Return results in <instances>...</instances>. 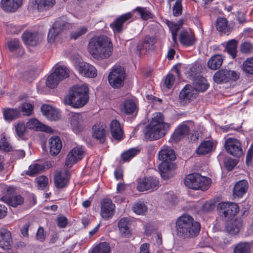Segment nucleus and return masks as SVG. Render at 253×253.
<instances>
[{
    "instance_id": "1",
    "label": "nucleus",
    "mask_w": 253,
    "mask_h": 253,
    "mask_svg": "<svg viewBox=\"0 0 253 253\" xmlns=\"http://www.w3.org/2000/svg\"><path fill=\"white\" fill-rule=\"evenodd\" d=\"M88 50L95 59H107L112 54L113 44L111 40L105 36H94L89 41Z\"/></svg>"
},
{
    "instance_id": "2",
    "label": "nucleus",
    "mask_w": 253,
    "mask_h": 253,
    "mask_svg": "<svg viewBox=\"0 0 253 253\" xmlns=\"http://www.w3.org/2000/svg\"><path fill=\"white\" fill-rule=\"evenodd\" d=\"M200 224L194 221L193 218L187 214L179 217L176 222L177 235L180 238L188 239L197 236L200 230Z\"/></svg>"
},
{
    "instance_id": "3",
    "label": "nucleus",
    "mask_w": 253,
    "mask_h": 253,
    "mask_svg": "<svg viewBox=\"0 0 253 253\" xmlns=\"http://www.w3.org/2000/svg\"><path fill=\"white\" fill-rule=\"evenodd\" d=\"M89 89L86 85H75L64 98V103L74 108H80L88 101Z\"/></svg>"
},
{
    "instance_id": "4",
    "label": "nucleus",
    "mask_w": 253,
    "mask_h": 253,
    "mask_svg": "<svg viewBox=\"0 0 253 253\" xmlns=\"http://www.w3.org/2000/svg\"><path fill=\"white\" fill-rule=\"evenodd\" d=\"M169 127V125L164 122L163 115L160 112L156 113L146 127L145 137L150 141L158 139L165 135Z\"/></svg>"
},
{
    "instance_id": "5",
    "label": "nucleus",
    "mask_w": 253,
    "mask_h": 253,
    "mask_svg": "<svg viewBox=\"0 0 253 253\" xmlns=\"http://www.w3.org/2000/svg\"><path fill=\"white\" fill-rule=\"evenodd\" d=\"M210 179L198 173L189 174L184 179L185 185L194 190H207L210 187Z\"/></svg>"
},
{
    "instance_id": "6",
    "label": "nucleus",
    "mask_w": 253,
    "mask_h": 253,
    "mask_svg": "<svg viewBox=\"0 0 253 253\" xmlns=\"http://www.w3.org/2000/svg\"><path fill=\"white\" fill-rule=\"evenodd\" d=\"M125 77L126 72L124 67L115 65L109 74L108 82L113 88H119L123 85Z\"/></svg>"
},
{
    "instance_id": "7",
    "label": "nucleus",
    "mask_w": 253,
    "mask_h": 253,
    "mask_svg": "<svg viewBox=\"0 0 253 253\" xmlns=\"http://www.w3.org/2000/svg\"><path fill=\"white\" fill-rule=\"evenodd\" d=\"M71 27L70 23L68 21L66 17L63 16L58 19L53 24L52 27L49 30L47 35V42L52 43L55 38L66 29Z\"/></svg>"
},
{
    "instance_id": "8",
    "label": "nucleus",
    "mask_w": 253,
    "mask_h": 253,
    "mask_svg": "<svg viewBox=\"0 0 253 253\" xmlns=\"http://www.w3.org/2000/svg\"><path fill=\"white\" fill-rule=\"evenodd\" d=\"M239 77L240 74L235 71L221 69L214 73L213 80L215 83L221 84L230 81H236L239 79Z\"/></svg>"
},
{
    "instance_id": "9",
    "label": "nucleus",
    "mask_w": 253,
    "mask_h": 253,
    "mask_svg": "<svg viewBox=\"0 0 253 253\" xmlns=\"http://www.w3.org/2000/svg\"><path fill=\"white\" fill-rule=\"evenodd\" d=\"M220 215L227 219L234 217L239 211L238 205L234 203L222 202L218 205Z\"/></svg>"
},
{
    "instance_id": "10",
    "label": "nucleus",
    "mask_w": 253,
    "mask_h": 253,
    "mask_svg": "<svg viewBox=\"0 0 253 253\" xmlns=\"http://www.w3.org/2000/svg\"><path fill=\"white\" fill-rule=\"evenodd\" d=\"M5 190L6 193L2 196L0 200L4 203L13 207H16L22 205L24 202V199L20 195H15L11 197L15 189L12 186H6Z\"/></svg>"
},
{
    "instance_id": "11",
    "label": "nucleus",
    "mask_w": 253,
    "mask_h": 253,
    "mask_svg": "<svg viewBox=\"0 0 253 253\" xmlns=\"http://www.w3.org/2000/svg\"><path fill=\"white\" fill-rule=\"evenodd\" d=\"M69 122L72 129L75 133H79L84 130L85 126V122L82 114L71 113Z\"/></svg>"
},
{
    "instance_id": "12",
    "label": "nucleus",
    "mask_w": 253,
    "mask_h": 253,
    "mask_svg": "<svg viewBox=\"0 0 253 253\" xmlns=\"http://www.w3.org/2000/svg\"><path fill=\"white\" fill-rule=\"evenodd\" d=\"M225 148L227 152L235 157L242 155V149L240 141L235 138H229L225 143Z\"/></svg>"
},
{
    "instance_id": "13",
    "label": "nucleus",
    "mask_w": 253,
    "mask_h": 253,
    "mask_svg": "<svg viewBox=\"0 0 253 253\" xmlns=\"http://www.w3.org/2000/svg\"><path fill=\"white\" fill-rule=\"evenodd\" d=\"M76 68L79 73L84 77L92 78L97 75L96 69L86 62H80L76 66Z\"/></svg>"
},
{
    "instance_id": "14",
    "label": "nucleus",
    "mask_w": 253,
    "mask_h": 253,
    "mask_svg": "<svg viewBox=\"0 0 253 253\" xmlns=\"http://www.w3.org/2000/svg\"><path fill=\"white\" fill-rule=\"evenodd\" d=\"M101 215L105 219L111 218L114 214L115 206L110 199H104L101 202Z\"/></svg>"
},
{
    "instance_id": "15",
    "label": "nucleus",
    "mask_w": 253,
    "mask_h": 253,
    "mask_svg": "<svg viewBox=\"0 0 253 253\" xmlns=\"http://www.w3.org/2000/svg\"><path fill=\"white\" fill-rule=\"evenodd\" d=\"M159 183L158 179L156 177L144 178L141 182L138 183L137 189L139 191H144L148 190H154L158 188Z\"/></svg>"
},
{
    "instance_id": "16",
    "label": "nucleus",
    "mask_w": 253,
    "mask_h": 253,
    "mask_svg": "<svg viewBox=\"0 0 253 253\" xmlns=\"http://www.w3.org/2000/svg\"><path fill=\"white\" fill-rule=\"evenodd\" d=\"M176 168L174 164L169 162H162L158 167L159 172L164 179H168L172 177L173 170Z\"/></svg>"
},
{
    "instance_id": "17",
    "label": "nucleus",
    "mask_w": 253,
    "mask_h": 253,
    "mask_svg": "<svg viewBox=\"0 0 253 253\" xmlns=\"http://www.w3.org/2000/svg\"><path fill=\"white\" fill-rule=\"evenodd\" d=\"M132 14L128 12L118 17L113 23L110 24L114 32L120 33L123 30V24L132 18Z\"/></svg>"
},
{
    "instance_id": "18",
    "label": "nucleus",
    "mask_w": 253,
    "mask_h": 253,
    "mask_svg": "<svg viewBox=\"0 0 253 253\" xmlns=\"http://www.w3.org/2000/svg\"><path fill=\"white\" fill-rule=\"evenodd\" d=\"M158 158L162 162L171 163L176 159V156L174 150L170 147L164 146L159 152Z\"/></svg>"
},
{
    "instance_id": "19",
    "label": "nucleus",
    "mask_w": 253,
    "mask_h": 253,
    "mask_svg": "<svg viewBox=\"0 0 253 253\" xmlns=\"http://www.w3.org/2000/svg\"><path fill=\"white\" fill-rule=\"evenodd\" d=\"M189 126L184 123L179 125L171 135V139L175 142L180 141L189 134Z\"/></svg>"
},
{
    "instance_id": "20",
    "label": "nucleus",
    "mask_w": 253,
    "mask_h": 253,
    "mask_svg": "<svg viewBox=\"0 0 253 253\" xmlns=\"http://www.w3.org/2000/svg\"><path fill=\"white\" fill-rule=\"evenodd\" d=\"M243 226V221L241 218H235L228 222L225 226L227 233L231 235L238 234Z\"/></svg>"
},
{
    "instance_id": "21",
    "label": "nucleus",
    "mask_w": 253,
    "mask_h": 253,
    "mask_svg": "<svg viewBox=\"0 0 253 253\" xmlns=\"http://www.w3.org/2000/svg\"><path fill=\"white\" fill-rule=\"evenodd\" d=\"M22 0H1V8L6 12H13L21 6Z\"/></svg>"
},
{
    "instance_id": "22",
    "label": "nucleus",
    "mask_w": 253,
    "mask_h": 253,
    "mask_svg": "<svg viewBox=\"0 0 253 253\" xmlns=\"http://www.w3.org/2000/svg\"><path fill=\"white\" fill-rule=\"evenodd\" d=\"M131 219L129 217H123L118 223L120 234L123 237H128L130 235Z\"/></svg>"
},
{
    "instance_id": "23",
    "label": "nucleus",
    "mask_w": 253,
    "mask_h": 253,
    "mask_svg": "<svg viewBox=\"0 0 253 253\" xmlns=\"http://www.w3.org/2000/svg\"><path fill=\"white\" fill-rule=\"evenodd\" d=\"M12 244L11 233L6 229L0 230V247L3 250L9 249Z\"/></svg>"
},
{
    "instance_id": "24",
    "label": "nucleus",
    "mask_w": 253,
    "mask_h": 253,
    "mask_svg": "<svg viewBox=\"0 0 253 253\" xmlns=\"http://www.w3.org/2000/svg\"><path fill=\"white\" fill-rule=\"evenodd\" d=\"M92 129L93 137L99 140L101 143L104 142L106 135L105 125L101 123L95 124L93 126Z\"/></svg>"
},
{
    "instance_id": "25",
    "label": "nucleus",
    "mask_w": 253,
    "mask_h": 253,
    "mask_svg": "<svg viewBox=\"0 0 253 253\" xmlns=\"http://www.w3.org/2000/svg\"><path fill=\"white\" fill-rule=\"evenodd\" d=\"M156 42V39L153 37L147 36L143 41L139 42L136 46L137 50L140 51L142 49L154 50L155 48V44Z\"/></svg>"
},
{
    "instance_id": "26",
    "label": "nucleus",
    "mask_w": 253,
    "mask_h": 253,
    "mask_svg": "<svg viewBox=\"0 0 253 253\" xmlns=\"http://www.w3.org/2000/svg\"><path fill=\"white\" fill-rule=\"evenodd\" d=\"M41 111L43 115L49 120L57 121L59 119L58 111L50 105H43L41 107Z\"/></svg>"
},
{
    "instance_id": "27",
    "label": "nucleus",
    "mask_w": 253,
    "mask_h": 253,
    "mask_svg": "<svg viewBox=\"0 0 253 253\" xmlns=\"http://www.w3.org/2000/svg\"><path fill=\"white\" fill-rule=\"evenodd\" d=\"M22 38L24 42L30 46H34L39 43V38L38 33L37 32H25Z\"/></svg>"
},
{
    "instance_id": "28",
    "label": "nucleus",
    "mask_w": 253,
    "mask_h": 253,
    "mask_svg": "<svg viewBox=\"0 0 253 253\" xmlns=\"http://www.w3.org/2000/svg\"><path fill=\"white\" fill-rule=\"evenodd\" d=\"M49 152L51 155L56 156L60 152L62 143L59 137L52 136L49 140Z\"/></svg>"
},
{
    "instance_id": "29",
    "label": "nucleus",
    "mask_w": 253,
    "mask_h": 253,
    "mask_svg": "<svg viewBox=\"0 0 253 253\" xmlns=\"http://www.w3.org/2000/svg\"><path fill=\"white\" fill-rule=\"evenodd\" d=\"M110 131L113 137L117 140L123 139V132L120 123L117 120H113L110 125Z\"/></svg>"
},
{
    "instance_id": "30",
    "label": "nucleus",
    "mask_w": 253,
    "mask_h": 253,
    "mask_svg": "<svg viewBox=\"0 0 253 253\" xmlns=\"http://www.w3.org/2000/svg\"><path fill=\"white\" fill-rule=\"evenodd\" d=\"M197 95V92L195 87L190 85H186L181 91L179 94V98L183 101L192 100Z\"/></svg>"
},
{
    "instance_id": "31",
    "label": "nucleus",
    "mask_w": 253,
    "mask_h": 253,
    "mask_svg": "<svg viewBox=\"0 0 253 253\" xmlns=\"http://www.w3.org/2000/svg\"><path fill=\"white\" fill-rule=\"evenodd\" d=\"M248 182L246 180H242L237 182L233 188L234 196L242 197L248 189Z\"/></svg>"
},
{
    "instance_id": "32",
    "label": "nucleus",
    "mask_w": 253,
    "mask_h": 253,
    "mask_svg": "<svg viewBox=\"0 0 253 253\" xmlns=\"http://www.w3.org/2000/svg\"><path fill=\"white\" fill-rule=\"evenodd\" d=\"M70 178L68 171L66 170L64 173H59L54 177V183L57 188H61L65 187Z\"/></svg>"
},
{
    "instance_id": "33",
    "label": "nucleus",
    "mask_w": 253,
    "mask_h": 253,
    "mask_svg": "<svg viewBox=\"0 0 253 253\" xmlns=\"http://www.w3.org/2000/svg\"><path fill=\"white\" fill-rule=\"evenodd\" d=\"M223 57L221 54L213 55L208 62V67L213 70L219 69L223 63Z\"/></svg>"
},
{
    "instance_id": "34",
    "label": "nucleus",
    "mask_w": 253,
    "mask_h": 253,
    "mask_svg": "<svg viewBox=\"0 0 253 253\" xmlns=\"http://www.w3.org/2000/svg\"><path fill=\"white\" fill-rule=\"evenodd\" d=\"M179 40L182 44L186 46L192 45L195 42L194 35L186 31L181 32Z\"/></svg>"
},
{
    "instance_id": "35",
    "label": "nucleus",
    "mask_w": 253,
    "mask_h": 253,
    "mask_svg": "<svg viewBox=\"0 0 253 253\" xmlns=\"http://www.w3.org/2000/svg\"><path fill=\"white\" fill-rule=\"evenodd\" d=\"M37 9L40 11L48 10L55 4V0H35Z\"/></svg>"
},
{
    "instance_id": "36",
    "label": "nucleus",
    "mask_w": 253,
    "mask_h": 253,
    "mask_svg": "<svg viewBox=\"0 0 253 253\" xmlns=\"http://www.w3.org/2000/svg\"><path fill=\"white\" fill-rule=\"evenodd\" d=\"M20 112L16 109L7 108L3 110V115L5 120L11 121L19 117Z\"/></svg>"
},
{
    "instance_id": "37",
    "label": "nucleus",
    "mask_w": 253,
    "mask_h": 253,
    "mask_svg": "<svg viewBox=\"0 0 253 253\" xmlns=\"http://www.w3.org/2000/svg\"><path fill=\"white\" fill-rule=\"evenodd\" d=\"M136 110L135 103L131 99L126 100L122 107V110L125 114L130 115L133 114Z\"/></svg>"
},
{
    "instance_id": "38",
    "label": "nucleus",
    "mask_w": 253,
    "mask_h": 253,
    "mask_svg": "<svg viewBox=\"0 0 253 253\" xmlns=\"http://www.w3.org/2000/svg\"><path fill=\"white\" fill-rule=\"evenodd\" d=\"M212 148V143L210 141H205L201 143L196 152L198 155H205L208 153Z\"/></svg>"
},
{
    "instance_id": "39",
    "label": "nucleus",
    "mask_w": 253,
    "mask_h": 253,
    "mask_svg": "<svg viewBox=\"0 0 253 253\" xmlns=\"http://www.w3.org/2000/svg\"><path fill=\"white\" fill-rule=\"evenodd\" d=\"M110 247L109 244L103 242L101 243L94 247L91 251V253H109Z\"/></svg>"
},
{
    "instance_id": "40",
    "label": "nucleus",
    "mask_w": 253,
    "mask_h": 253,
    "mask_svg": "<svg viewBox=\"0 0 253 253\" xmlns=\"http://www.w3.org/2000/svg\"><path fill=\"white\" fill-rule=\"evenodd\" d=\"M53 73L56 77L58 78V80L60 81L69 76L68 70L66 67L63 66L56 68Z\"/></svg>"
},
{
    "instance_id": "41",
    "label": "nucleus",
    "mask_w": 253,
    "mask_h": 253,
    "mask_svg": "<svg viewBox=\"0 0 253 253\" xmlns=\"http://www.w3.org/2000/svg\"><path fill=\"white\" fill-rule=\"evenodd\" d=\"M251 246L248 243H240L234 249V253H250Z\"/></svg>"
},
{
    "instance_id": "42",
    "label": "nucleus",
    "mask_w": 253,
    "mask_h": 253,
    "mask_svg": "<svg viewBox=\"0 0 253 253\" xmlns=\"http://www.w3.org/2000/svg\"><path fill=\"white\" fill-rule=\"evenodd\" d=\"M43 169V167L42 165L33 164L29 166L28 170L26 171V174L30 176H34L41 172Z\"/></svg>"
},
{
    "instance_id": "43",
    "label": "nucleus",
    "mask_w": 253,
    "mask_h": 253,
    "mask_svg": "<svg viewBox=\"0 0 253 253\" xmlns=\"http://www.w3.org/2000/svg\"><path fill=\"white\" fill-rule=\"evenodd\" d=\"M237 42L234 40H232L228 42L226 45V50L229 54L234 58L236 56L237 53Z\"/></svg>"
},
{
    "instance_id": "44",
    "label": "nucleus",
    "mask_w": 253,
    "mask_h": 253,
    "mask_svg": "<svg viewBox=\"0 0 253 253\" xmlns=\"http://www.w3.org/2000/svg\"><path fill=\"white\" fill-rule=\"evenodd\" d=\"M167 24L171 31L173 41L174 43H176L177 38V33L179 29H180L179 25H178L177 23L171 22L169 21H167Z\"/></svg>"
},
{
    "instance_id": "45",
    "label": "nucleus",
    "mask_w": 253,
    "mask_h": 253,
    "mask_svg": "<svg viewBox=\"0 0 253 253\" xmlns=\"http://www.w3.org/2000/svg\"><path fill=\"white\" fill-rule=\"evenodd\" d=\"M58 78L52 73L47 78L46 81V85L49 88H54L60 82V80H58Z\"/></svg>"
},
{
    "instance_id": "46",
    "label": "nucleus",
    "mask_w": 253,
    "mask_h": 253,
    "mask_svg": "<svg viewBox=\"0 0 253 253\" xmlns=\"http://www.w3.org/2000/svg\"><path fill=\"white\" fill-rule=\"evenodd\" d=\"M77 149H73L72 151L68 154L67 156L65 164L67 166L71 167L73 164L76 163L78 160H79L75 155H73L74 153L78 152Z\"/></svg>"
},
{
    "instance_id": "47",
    "label": "nucleus",
    "mask_w": 253,
    "mask_h": 253,
    "mask_svg": "<svg viewBox=\"0 0 253 253\" xmlns=\"http://www.w3.org/2000/svg\"><path fill=\"white\" fill-rule=\"evenodd\" d=\"M26 127L23 123L19 122L15 126V131L16 134L20 138H23L26 133Z\"/></svg>"
},
{
    "instance_id": "48",
    "label": "nucleus",
    "mask_w": 253,
    "mask_h": 253,
    "mask_svg": "<svg viewBox=\"0 0 253 253\" xmlns=\"http://www.w3.org/2000/svg\"><path fill=\"white\" fill-rule=\"evenodd\" d=\"M243 70L249 74H253V57L248 58L243 64Z\"/></svg>"
},
{
    "instance_id": "49",
    "label": "nucleus",
    "mask_w": 253,
    "mask_h": 253,
    "mask_svg": "<svg viewBox=\"0 0 253 253\" xmlns=\"http://www.w3.org/2000/svg\"><path fill=\"white\" fill-rule=\"evenodd\" d=\"M139 152V151L137 149H130L122 154V159L125 162L128 161L130 159L134 157Z\"/></svg>"
},
{
    "instance_id": "50",
    "label": "nucleus",
    "mask_w": 253,
    "mask_h": 253,
    "mask_svg": "<svg viewBox=\"0 0 253 253\" xmlns=\"http://www.w3.org/2000/svg\"><path fill=\"white\" fill-rule=\"evenodd\" d=\"M209 86V85L206 80L204 78H201L200 82L196 84L195 88L196 92H204L208 88Z\"/></svg>"
},
{
    "instance_id": "51",
    "label": "nucleus",
    "mask_w": 253,
    "mask_h": 253,
    "mask_svg": "<svg viewBox=\"0 0 253 253\" xmlns=\"http://www.w3.org/2000/svg\"><path fill=\"white\" fill-rule=\"evenodd\" d=\"M135 10L138 12L143 20H146L152 18V14L146 8L137 7Z\"/></svg>"
},
{
    "instance_id": "52",
    "label": "nucleus",
    "mask_w": 253,
    "mask_h": 253,
    "mask_svg": "<svg viewBox=\"0 0 253 253\" xmlns=\"http://www.w3.org/2000/svg\"><path fill=\"white\" fill-rule=\"evenodd\" d=\"M37 75V74L34 70L26 71L23 74L22 79L26 82L31 83L35 79Z\"/></svg>"
},
{
    "instance_id": "53",
    "label": "nucleus",
    "mask_w": 253,
    "mask_h": 253,
    "mask_svg": "<svg viewBox=\"0 0 253 253\" xmlns=\"http://www.w3.org/2000/svg\"><path fill=\"white\" fill-rule=\"evenodd\" d=\"M182 0H176L172 7V14L174 16H178L182 12Z\"/></svg>"
},
{
    "instance_id": "54",
    "label": "nucleus",
    "mask_w": 253,
    "mask_h": 253,
    "mask_svg": "<svg viewBox=\"0 0 253 253\" xmlns=\"http://www.w3.org/2000/svg\"><path fill=\"white\" fill-rule=\"evenodd\" d=\"M228 22L225 18H218L216 20V27L219 31H224L227 26Z\"/></svg>"
},
{
    "instance_id": "55",
    "label": "nucleus",
    "mask_w": 253,
    "mask_h": 253,
    "mask_svg": "<svg viewBox=\"0 0 253 253\" xmlns=\"http://www.w3.org/2000/svg\"><path fill=\"white\" fill-rule=\"evenodd\" d=\"M36 181L39 189H43L47 186L48 178L43 175L39 176L36 178Z\"/></svg>"
},
{
    "instance_id": "56",
    "label": "nucleus",
    "mask_w": 253,
    "mask_h": 253,
    "mask_svg": "<svg viewBox=\"0 0 253 253\" xmlns=\"http://www.w3.org/2000/svg\"><path fill=\"white\" fill-rule=\"evenodd\" d=\"M87 31V29L85 27H81L78 28L76 31L71 33L70 36L72 39L76 40L84 34Z\"/></svg>"
},
{
    "instance_id": "57",
    "label": "nucleus",
    "mask_w": 253,
    "mask_h": 253,
    "mask_svg": "<svg viewBox=\"0 0 253 253\" xmlns=\"http://www.w3.org/2000/svg\"><path fill=\"white\" fill-rule=\"evenodd\" d=\"M21 110L24 115L30 116L33 111V106L30 103H24L21 106Z\"/></svg>"
},
{
    "instance_id": "58",
    "label": "nucleus",
    "mask_w": 253,
    "mask_h": 253,
    "mask_svg": "<svg viewBox=\"0 0 253 253\" xmlns=\"http://www.w3.org/2000/svg\"><path fill=\"white\" fill-rule=\"evenodd\" d=\"M42 125L37 119H32L27 123L26 126L29 129L40 130Z\"/></svg>"
},
{
    "instance_id": "59",
    "label": "nucleus",
    "mask_w": 253,
    "mask_h": 253,
    "mask_svg": "<svg viewBox=\"0 0 253 253\" xmlns=\"http://www.w3.org/2000/svg\"><path fill=\"white\" fill-rule=\"evenodd\" d=\"M133 211L137 214H142L147 211V208L144 204L137 203L132 208Z\"/></svg>"
},
{
    "instance_id": "60",
    "label": "nucleus",
    "mask_w": 253,
    "mask_h": 253,
    "mask_svg": "<svg viewBox=\"0 0 253 253\" xmlns=\"http://www.w3.org/2000/svg\"><path fill=\"white\" fill-rule=\"evenodd\" d=\"M7 45L9 49L11 51L18 49L20 47L19 41L18 39H14L8 42Z\"/></svg>"
},
{
    "instance_id": "61",
    "label": "nucleus",
    "mask_w": 253,
    "mask_h": 253,
    "mask_svg": "<svg viewBox=\"0 0 253 253\" xmlns=\"http://www.w3.org/2000/svg\"><path fill=\"white\" fill-rule=\"evenodd\" d=\"M214 243L217 246L224 248L226 246L230 244V240L227 238H223L222 240L217 239L214 241Z\"/></svg>"
},
{
    "instance_id": "62",
    "label": "nucleus",
    "mask_w": 253,
    "mask_h": 253,
    "mask_svg": "<svg viewBox=\"0 0 253 253\" xmlns=\"http://www.w3.org/2000/svg\"><path fill=\"white\" fill-rule=\"evenodd\" d=\"M0 148L4 151H10L11 146L9 143L6 140L5 137H2L0 141Z\"/></svg>"
},
{
    "instance_id": "63",
    "label": "nucleus",
    "mask_w": 253,
    "mask_h": 253,
    "mask_svg": "<svg viewBox=\"0 0 253 253\" xmlns=\"http://www.w3.org/2000/svg\"><path fill=\"white\" fill-rule=\"evenodd\" d=\"M175 77L171 74H168L166 77L165 84L167 88L169 89L171 88L174 83Z\"/></svg>"
},
{
    "instance_id": "64",
    "label": "nucleus",
    "mask_w": 253,
    "mask_h": 253,
    "mask_svg": "<svg viewBox=\"0 0 253 253\" xmlns=\"http://www.w3.org/2000/svg\"><path fill=\"white\" fill-rule=\"evenodd\" d=\"M214 208L215 205L211 202H207L202 206V210L205 212H210Z\"/></svg>"
}]
</instances>
